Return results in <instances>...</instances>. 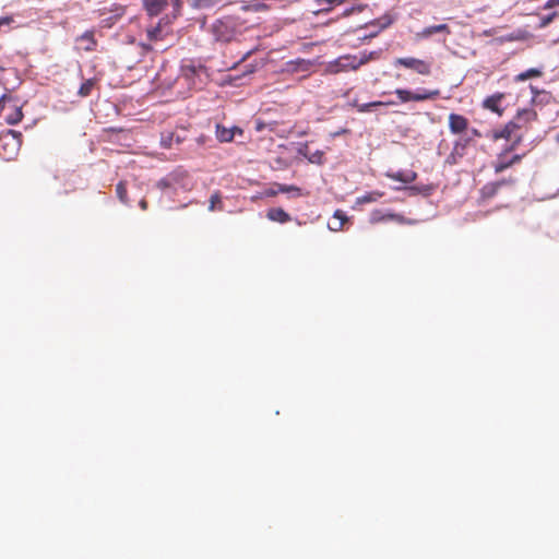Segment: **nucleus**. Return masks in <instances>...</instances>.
Here are the masks:
<instances>
[{
    "label": "nucleus",
    "instance_id": "1",
    "mask_svg": "<svg viewBox=\"0 0 559 559\" xmlns=\"http://www.w3.org/2000/svg\"><path fill=\"white\" fill-rule=\"evenodd\" d=\"M242 28L239 19L225 16L213 23L212 33L216 40L229 43L242 34Z\"/></svg>",
    "mask_w": 559,
    "mask_h": 559
},
{
    "label": "nucleus",
    "instance_id": "2",
    "mask_svg": "<svg viewBox=\"0 0 559 559\" xmlns=\"http://www.w3.org/2000/svg\"><path fill=\"white\" fill-rule=\"evenodd\" d=\"M173 29L169 25V22L166 17L160 19L155 25L147 26L146 28V38L148 43H140L141 48L148 52L155 49V44L158 41L165 40L168 36H170Z\"/></svg>",
    "mask_w": 559,
    "mask_h": 559
},
{
    "label": "nucleus",
    "instance_id": "3",
    "mask_svg": "<svg viewBox=\"0 0 559 559\" xmlns=\"http://www.w3.org/2000/svg\"><path fill=\"white\" fill-rule=\"evenodd\" d=\"M394 67H403L412 70L415 73L429 76L431 74L432 63L429 60L418 59L415 57H401L396 58L393 62Z\"/></svg>",
    "mask_w": 559,
    "mask_h": 559
},
{
    "label": "nucleus",
    "instance_id": "4",
    "mask_svg": "<svg viewBox=\"0 0 559 559\" xmlns=\"http://www.w3.org/2000/svg\"><path fill=\"white\" fill-rule=\"evenodd\" d=\"M395 94L402 103L424 102V100L437 98L440 95V91L439 90H433V91L424 90L423 92L414 93L408 90L396 88Z\"/></svg>",
    "mask_w": 559,
    "mask_h": 559
},
{
    "label": "nucleus",
    "instance_id": "5",
    "mask_svg": "<svg viewBox=\"0 0 559 559\" xmlns=\"http://www.w3.org/2000/svg\"><path fill=\"white\" fill-rule=\"evenodd\" d=\"M514 182H515V180L513 178H508V179H501L498 181L486 183L485 186H483V188L479 191L480 201L485 202V201L493 198L499 192L501 187L507 186V185H513Z\"/></svg>",
    "mask_w": 559,
    "mask_h": 559
},
{
    "label": "nucleus",
    "instance_id": "6",
    "mask_svg": "<svg viewBox=\"0 0 559 559\" xmlns=\"http://www.w3.org/2000/svg\"><path fill=\"white\" fill-rule=\"evenodd\" d=\"M448 124L450 132L459 135L467 131L469 121L463 115L451 112L448 117Z\"/></svg>",
    "mask_w": 559,
    "mask_h": 559
},
{
    "label": "nucleus",
    "instance_id": "7",
    "mask_svg": "<svg viewBox=\"0 0 559 559\" xmlns=\"http://www.w3.org/2000/svg\"><path fill=\"white\" fill-rule=\"evenodd\" d=\"M19 152V141L14 138L0 136V156L7 160L12 159Z\"/></svg>",
    "mask_w": 559,
    "mask_h": 559
},
{
    "label": "nucleus",
    "instance_id": "8",
    "mask_svg": "<svg viewBox=\"0 0 559 559\" xmlns=\"http://www.w3.org/2000/svg\"><path fill=\"white\" fill-rule=\"evenodd\" d=\"M504 97H506L504 93L492 94L483 100L481 106L484 109L495 112L499 117H501L504 112V108L501 106V103L504 99Z\"/></svg>",
    "mask_w": 559,
    "mask_h": 559
},
{
    "label": "nucleus",
    "instance_id": "9",
    "mask_svg": "<svg viewBox=\"0 0 559 559\" xmlns=\"http://www.w3.org/2000/svg\"><path fill=\"white\" fill-rule=\"evenodd\" d=\"M368 60H369V58H367V57H364L359 60H357L356 57H350V56L341 57L335 62V67H336L335 72L346 71V70H357L360 66L365 64Z\"/></svg>",
    "mask_w": 559,
    "mask_h": 559
},
{
    "label": "nucleus",
    "instance_id": "10",
    "mask_svg": "<svg viewBox=\"0 0 559 559\" xmlns=\"http://www.w3.org/2000/svg\"><path fill=\"white\" fill-rule=\"evenodd\" d=\"M521 128H522V123H518V122L511 120L508 123H506L503 128H501L499 130H493L491 133V139L493 141H498L500 139L509 140L511 138V135L513 134V132Z\"/></svg>",
    "mask_w": 559,
    "mask_h": 559
},
{
    "label": "nucleus",
    "instance_id": "11",
    "mask_svg": "<svg viewBox=\"0 0 559 559\" xmlns=\"http://www.w3.org/2000/svg\"><path fill=\"white\" fill-rule=\"evenodd\" d=\"M76 43L79 44V48L83 51H94L97 46V40L95 39L94 31H86L81 36L76 38Z\"/></svg>",
    "mask_w": 559,
    "mask_h": 559
},
{
    "label": "nucleus",
    "instance_id": "12",
    "mask_svg": "<svg viewBox=\"0 0 559 559\" xmlns=\"http://www.w3.org/2000/svg\"><path fill=\"white\" fill-rule=\"evenodd\" d=\"M168 5V0H143V7L150 16H157Z\"/></svg>",
    "mask_w": 559,
    "mask_h": 559
},
{
    "label": "nucleus",
    "instance_id": "13",
    "mask_svg": "<svg viewBox=\"0 0 559 559\" xmlns=\"http://www.w3.org/2000/svg\"><path fill=\"white\" fill-rule=\"evenodd\" d=\"M504 153L498 156V160L493 164V169L496 174H500L506 169L510 168L514 164H518L522 160L523 155L515 154L509 160L503 159Z\"/></svg>",
    "mask_w": 559,
    "mask_h": 559
},
{
    "label": "nucleus",
    "instance_id": "14",
    "mask_svg": "<svg viewBox=\"0 0 559 559\" xmlns=\"http://www.w3.org/2000/svg\"><path fill=\"white\" fill-rule=\"evenodd\" d=\"M385 176L402 183H412L417 179V173L414 170L386 173Z\"/></svg>",
    "mask_w": 559,
    "mask_h": 559
},
{
    "label": "nucleus",
    "instance_id": "15",
    "mask_svg": "<svg viewBox=\"0 0 559 559\" xmlns=\"http://www.w3.org/2000/svg\"><path fill=\"white\" fill-rule=\"evenodd\" d=\"M537 119V112L533 108H525L519 110L515 118L512 121L522 123V128L527 123Z\"/></svg>",
    "mask_w": 559,
    "mask_h": 559
},
{
    "label": "nucleus",
    "instance_id": "16",
    "mask_svg": "<svg viewBox=\"0 0 559 559\" xmlns=\"http://www.w3.org/2000/svg\"><path fill=\"white\" fill-rule=\"evenodd\" d=\"M8 107H10L12 111L4 118L5 122L11 126L20 123L24 117L22 106L17 105L16 103L11 105L10 103Z\"/></svg>",
    "mask_w": 559,
    "mask_h": 559
},
{
    "label": "nucleus",
    "instance_id": "17",
    "mask_svg": "<svg viewBox=\"0 0 559 559\" xmlns=\"http://www.w3.org/2000/svg\"><path fill=\"white\" fill-rule=\"evenodd\" d=\"M186 170L177 169L173 171L167 178L158 181L157 187L160 189L170 188L173 182H177L180 178L187 177Z\"/></svg>",
    "mask_w": 559,
    "mask_h": 559
},
{
    "label": "nucleus",
    "instance_id": "18",
    "mask_svg": "<svg viewBox=\"0 0 559 559\" xmlns=\"http://www.w3.org/2000/svg\"><path fill=\"white\" fill-rule=\"evenodd\" d=\"M436 33H445L449 35L451 33V31L447 24H438V25L425 27L421 32H419L417 34V36L420 38H428Z\"/></svg>",
    "mask_w": 559,
    "mask_h": 559
},
{
    "label": "nucleus",
    "instance_id": "19",
    "mask_svg": "<svg viewBox=\"0 0 559 559\" xmlns=\"http://www.w3.org/2000/svg\"><path fill=\"white\" fill-rule=\"evenodd\" d=\"M266 217L273 222L277 223H287L292 218L287 212H285L282 207H273L267 211Z\"/></svg>",
    "mask_w": 559,
    "mask_h": 559
},
{
    "label": "nucleus",
    "instance_id": "20",
    "mask_svg": "<svg viewBox=\"0 0 559 559\" xmlns=\"http://www.w3.org/2000/svg\"><path fill=\"white\" fill-rule=\"evenodd\" d=\"M235 136L234 129L226 128L222 124L216 126V138L219 142H230Z\"/></svg>",
    "mask_w": 559,
    "mask_h": 559
},
{
    "label": "nucleus",
    "instance_id": "21",
    "mask_svg": "<svg viewBox=\"0 0 559 559\" xmlns=\"http://www.w3.org/2000/svg\"><path fill=\"white\" fill-rule=\"evenodd\" d=\"M222 2L223 0H192L191 7L197 10H211Z\"/></svg>",
    "mask_w": 559,
    "mask_h": 559
},
{
    "label": "nucleus",
    "instance_id": "22",
    "mask_svg": "<svg viewBox=\"0 0 559 559\" xmlns=\"http://www.w3.org/2000/svg\"><path fill=\"white\" fill-rule=\"evenodd\" d=\"M471 141H472V138H465V139H460L457 141H455L453 144L452 152H454V154H456L460 158H462L465 155V150L468 146V144L471 143Z\"/></svg>",
    "mask_w": 559,
    "mask_h": 559
},
{
    "label": "nucleus",
    "instance_id": "23",
    "mask_svg": "<svg viewBox=\"0 0 559 559\" xmlns=\"http://www.w3.org/2000/svg\"><path fill=\"white\" fill-rule=\"evenodd\" d=\"M384 195L381 191H370L366 194L357 198V204H365L378 201L380 198Z\"/></svg>",
    "mask_w": 559,
    "mask_h": 559
},
{
    "label": "nucleus",
    "instance_id": "24",
    "mask_svg": "<svg viewBox=\"0 0 559 559\" xmlns=\"http://www.w3.org/2000/svg\"><path fill=\"white\" fill-rule=\"evenodd\" d=\"M543 75V72L542 70L539 69H536V68H531L524 72H521L519 73L516 76H515V81L516 82H523L525 80H528L531 78H539Z\"/></svg>",
    "mask_w": 559,
    "mask_h": 559
},
{
    "label": "nucleus",
    "instance_id": "25",
    "mask_svg": "<svg viewBox=\"0 0 559 559\" xmlns=\"http://www.w3.org/2000/svg\"><path fill=\"white\" fill-rule=\"evenodd\" d=\"M116 193L121 203L128 205L129 198L127 192V183L126 181H119L116 186Z\"/></svg>",
    "mask_w": 559,
    "mask_h": 559
},
{
    "label": "nucleus",
    "instance_id": "26",
    "mask_svg": "<svg viewBox=\"0 0 559 559\" xmlns=\"http://www.w3.org/2000/svg\"><path fill=\"white\" fill-rule=\"evenodd\" d=\"M94 86H95L94 79H88V80L84 81L78 91L79 96H81V97L90 96Z\"/></svg>",
    "mask_w": 559,
    "mask_h": 559
},
{
    "label": "nucleus",
    "instance_id": "27",
    "mask_svg": "<svg viewBox=\"0 0 559 559\" xmlns=\"http://www.w3.org/2000/svg\"><path fill=\"white\" fill-rule=\"evenodd\" d=\"M345 0H316V3L321 8L320 11L329 12L334 5H341Z\"/></svg>",
    "mask_w": 559,
    "mask_h": 559
},
{
    "label": "nucleus",
    "instance_id": "28",
    "mask_svg": "<svg viewBox=\"0 0 559 559\" xmlns=\"http://www.w3.org/2000/svg\"><path fill=\"white\" fill-rule=\"evenodd\" d=\"M278 191L282 193L294 192L295 195H301V189L296 186L278 185Z\"/></svg>",
    "mask_w": 559,
    "mask_h": 559
},
{
    "label": "nucleus",
    "instance_id": "29",
    "mask_svg": "<svg viewBox=\"0 0 559 559\" xmlns=\"http://www.w3.org/2000/svg\"><path fill=\"white\" fill-rule=\"evenodd\" d=\"M14 22L12 16L0 17V33L8 32L11 28V24Z\"/></svg>",
    "mask_w": 559,
    "mask_h": 559
},
{
    "label": "nucleus",
    "instance_id": "30",
    "mask_svg": "<svg viewBox=\"0 0 559 559\" xmlns=\"http://www.w3.org/2000/svg\"><path fill=\"white\" fill-rule=\"evenodd\" d=\"M219 204L222 205V198H221V193L219 192H214L211 198H210V206H209V210L210 211H214L216 210V205Z\"/></svg>",
    "mask_w": 559,
    "mask_h": 559
},
{
    "label": "nucleus",
    "instance_id": "31",
    "mask_svg": "<svg viewBox=\"0 0 559 559\" xmlns=\"http://www.w3.org/2000/svg\"><path fill=\"white\" fill-rule=\"evenodd\" d=\"M173 7V16L176 19L180 14L182 0H169Z\"/></svg>",
    "mask_w": 559,
    "mask_h": 559
},
{
    "label": "nucleus",
    "instance_id": "32",
    "mask_svg": "<svg viewBox=\"0 0 559 559\" xmlns=\"http://www.w3.org/2000/svg\"><path fill=\"white\" fill-rule=\"evenodd\" d=\"M557 16H558V12H556V11L548 15L543 16L540 19V26L545 27V26L549 25Z\"/></svg>",
    "mask_w": 559,
    "mask_h": 559
},
{
    "label": "nucleus",
    "instance_id": "33",
    "mask_svg": "<svg viewBox=\"0 0 559 559\" xmlns=\"http://www.w3.org/2000/svg\"><path fill=\"white\" fill-rule=\"evenodd\" d=\"M334 217L338 218L341 222H340L337 227H333L332 229L333 230H338V229L342 228L343 223L346 221V216L343 214L342 211H336L335 214H334Z\"/></svg>",
    "mask_w": 559,
    "mask_h": 559
},
{
    "label": "nucleus",
    "instance_id": "34",
    "mask_svg": "<svg viewBox=\"0 0 559 559\" xmlns=\"http://www.w3.org/2000/svg\"><path fill=\"white\" fill-rule=\"evenodd\" d=\"M365 8H366V5L352 7L349 9H346L344 11L343 15L348 16V15L353 14L354 12H361V11H364Z\"/></svg>",
    "mask_w": 559,
    "mask_h": 559
},
{
    "label": "nucleus",
    "instance_id": "35",
    "mask_svg": "<svg viewBox=\"0 0 559 559\" xmlns=\"http://www.w3.org/2000/svg\"><path fill=\"white\" fill-rule=\"evenodd\" d=\"M2 136L14 138V139H16V141H19V145L21 144V132H19V131L9 130Z\"/></svg>",
    "mask_w": 559,
    "mask_h": 559
},
{
    "label": "nucleus",
    "instance_id": "36",
    "mask_svg": "<svg viewBox=\"0 0 559 559\" xmlns=\"http://www.w3.org/2000/svg\"><path fill=\"white\" fill-rule=\"evenodd\" d=\"M460 159H461V158H460L456 154H454V152H451V153L448 155V157H447L445 162H447L449 165H455V164H457V163H459V160H460Z\"/></svg>",
    "mask_w": 559,
    "mask_h": 559
},
{
    "label": "nucleus",
    "instance_id": "37",
    "mask_svg": "<svg viewBox=\"0 0 559 559\" xmlns=\"http://www.w3.org/2000/svg\"><path fill=\"white\" fill-rule=\"evenodd\" d=\"M171 139H173V135L169 134L167 138L163 136L162 138V145L166 148H169L171 146Z\"/></svg>",
    "mask_w": 559,
    "mask_h": 559
},
{
    "label": "nucleus",
    "instance_id": "38",
    "mask_svg": "<svg viewBox=\"0 0 559 559\" xmlns=\"http://www.w3.org/2000/svg\"><path fill=\"white\" fill-rule=\"evenodd\" d=\"M521 138L519 136L510 146H508L503 153H509L515 150V147L520 144Z\"/></svg>",
    "mask_w": 559,
    "mask_h": 559
},
{
    "label": "nucleus",
    "instance_id": "39",
    "mask_svg": "<svg viewBox=\"0 0 559 559\" xmlns=\"http://www.w3.org/2000/svg\"><path fill=\"white\" fill-rule=\"evenodd\" d=\"M381 219H394L397 222H403V217L397 214H388V215L383 216Z\"/></svg>",
    "mask_w": 559,
    "mask_h": 559
},
{
    "label": "nucleus",
    "instance_id": "40",
    "mask_svg": "<svg viewBox=\"0 0 559 559\" xmlns=\"http://www.w3.org/2000/svg\"><path fill=\"white\" fill-rule=\"evenodd\" d=\"M357 110H358L359 112H367V111H369V110H370V105H369V103H367V104H361V105H357Z\"/></svg>",
    "mask_w": 559,
    "mask_h": 559
},
{
    "label": "nucleus",
    "instance_id": "41",
    "mask_svg": "<svg viewBox=\"0 0 559 559\" xmlns=\"http://www.w3.org/2000/svg\"><path fill=\"white\" fill-rule=\"evenodd\" d=\"M559 4V0H548L545 4V9H551Z\"/></svg>",
    "mask_w": 559,
    "mask_h": 559
},
{
    "label": "nucleus",
    "instance_id": "42",
    "mask_svg": "<svg viewBox=\"0 0 559 559\" xmlns=\"http://www.w3.org/2000/svg\"><path fill=\"white\" fill-rule=\"evenodd\" d=\"M392 104H393L392 102H388V103H384V102H371V103H369L370 108L371 107L384 106V105H392Z\"/></svg>",
    "mask_w": 559,
    "mask_h": 559
},
{
    "label": "nucleus",
    "instance_id": "43",
    "mask_svg": "<svg viewBox=\"0 0 559 559\" xmlns=\"http://www.w3.org/2000/svg\"><path fill=\"white\" fill-rule=\"evenodd\" d=\"M405 189H406V190H408V191L411 192V194H416V193H419V192H420V189H419V188H417V187H414V186H412V187H407V188H405Z\"/></svg>",
    "mask_w": 559,
    "mask_h": 559
},
{
    "label": "nucleus",
    "instance_id": "44",
    "mask_svg": "<svg viewBox=\"0 0 559 559\" xmlns=\"http://www.w3.org/2000/svg\"><path fill=\"white\" fill-rule=\"evenodd\" d=\"M139 205L141 207V210L145 211L147 210V201L145 199H142L140 202H139Z\"/></svg>",
    "mask_w": 559,
    "mask_h": 559
},
{
    "label": "nucleus",
    "instance_id": "45",
    "mask_svg": "<svg viewBox=\"0 0 559 559\" xmlns=\"http://www.w3.org/2000/svg\"><path fill=\"white\" fill-rule=\"evenodd\" d=\"M471 134H472L473 136H476V138H481V133H480V131H479V130H477V129H475V128H473V129L471 130Z\"/></svg>",
    "mask_w": 559,
    "mask_h": 559
},
{
    "label": "nucleus",
    "instance_id": "46",
    "mask_svg": "<svg viewBox=\"0 0 559 559\" xmlns=\"http://www.w3.org/2000/svg\"><path fill=\"white\" fill-rule=\"evenodd\" d=\"M254 69L253 67H250V69H248L245 74H250V73H253Z\"/></svg>",
    "mask_w": 559,
    "mask_h": 559
},
{
    "label": "nucleus",
    "instance_id": "47",
    "mask_svg": "<svg viewBox=\"0 0 559 559\" xmlns=\"http://www.w3.org/2000/svg\"><path fill=\"white\" fill-rule=\"evenodd\" d=\"M313 156H314V158H318V157L320 158V157L322 156V153H321V152H318V153H317L316 155H313Z\"/></svg>",
    "mask_w": 559,
    "mask_h": 559
},
{
    "label": "nucleus",
    "instance_id": "48",
    "mask_svg": "<svg viewBox=\"0 0 559 559\" xmlns=\"http://www.w3.org/2000/svg\"><path fill=\"white\" fill-rule=\"evenodd\" d=\"M309 160H310V163H314L316 162L314 156L310 157Z\"/></svg>",
    "mask_w": 559,
    "mask_h": 559
},
{
    "label": "nucleus",
    "instance_id": "49",
    "mask_svg": "<svg viewBox=\"0 0 559 559\" xmlns=\"http://www.w3.org/2000/svg\"><path fill=\"white\" fill-rule=\"evenodd\" d=\"M556 141L559 143V133L556 135Z\"/></svg>",
    "mask_w": 559,
    "mask_h": 559
}]
</instances>
